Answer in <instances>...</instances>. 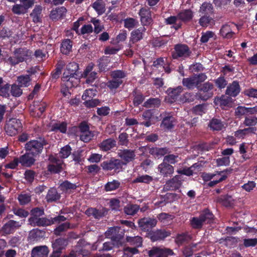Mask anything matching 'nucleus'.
<instances>
[{"label": "nucleus", "instance_id": "864d4df0", "mask_svg": "<svg viewBox=\"0 0 257 257\" xmlns=\"http://www.w3.org/2000/svg\"><path fill=\"white\" fill-rule=\"evenodd\" d=\"M190 221L191 227L195 229H201L204 224L199 216L191 218Z\"/></svg>", "mask_w": 257, "mask_h": 257}, {"label": "nucleus", "instance_id": "9d476101", "mask_svg": "<svg viewBox=\"0 0 257 257\" xmlns=\"http://www.w3.org/2000/svg\"><path fill=\"white\" fill-rule=\"evenodd\" d=\"M157 222L155 218L144 217L138 220V224L141 230L147 234L153 231L152 229L156 226Z\"/></svg>", "mask_w": 257, "mask_h": 257}, {"label": "nucleus", "instance_id": "4d7b16f0", "mask_svg": "<svg viewBox=\"0 0 257 257\" xmlns=\"http://www.w3.org/2000/svg\"><path fill=\"white\" fill-rule=\"evenodd\" d=\"M234 33L232 31L229 26L224 25L222 26L220 30V34L223 38H230L234 35Z\"/></svg>", "mask_w": 257, "mask_h": 257}, {"label": "nucleus", "instance_id": "bf43d9fd", "mask_svg": "<svg viewBox=\"0 0 257 257\" xmlns=\"http://www.w3.org/2000/svg\"><path fill=\"white\" fill-rule=\"evenodd\" d=\"M71 147L69 145H65L60 149L59 157L63 159H66L71 154Z\"/></svg>", "mask_w": 257, "mask_h": 257}, {"label": "nucleus", "instance_id": "a19ab883", "mask_svg": "<svg viewBox=\"0 0 257 257\" xmlns=\"http://www.w3.org/2000/svg\"><path fill=\"white\" fill-rule=\"evenodd\" d=\"M67 130V123L65 121L61 122H56L51 124V132H60L62 134H65Z\"/></svg>", "mask_w": 257, "mask_h": 257}, {"label": "nucleus", "instance_id": "0e129e2a", "mask_svg": "<svg viewBox=\"0 0 257 257\" xmlns=\"http://www.w3.org/2000/svg\"><path fill=\"white\" fill-rule=\"evenodd\" d=\"M124 27L128 30H132L138 24V21L132 18H127L123 20Z\"/></svg>", "mask_w": 257, "mask_h": 257}, {"label": "nucleus", "instance_id": "4c0bfd02", "mask_svg": "<svg viewBox=\"0 0 257 257\" xmlns=\"http://www.w3.org/2000/svg\"><path fill=\"white\" fill-rule=\"evenodd\" d=\"M183 88L181 86H178L177 87L172 88L169 87L167 89L166 92L167 93L169 96L175 101L177 99L178 96L182 92Z\"/></svg>", "mask_w": 257, "mask_h": 257}, {"label": "nucleus", "instance_id": "20e7f679", "mask_svg": "<svg viewBox=\"0 0 257 257\" xmlns=\"http://www.w3.org/2000/svg\"><path fill=\"white\" fill-rule=\"evenodd\" d=\"M213 84L209 81L206 82L197 87L198 97L203 101H206L213 95Z\"/></svg>", "mask_w": 257, "mask_h": 257}, {"label": "nucleus", "instance_id": "0eeeda50", "mask_svg": "<svg viewBox=\"0 0 257 257\" xmlns=\"http://www.w3.org/2000/svg\"><path fill=\"white\" fill-rule=\"evenodd\" d=\"M122 166L123 162L113 157L104 161L100 164V167L104 171L113 170L115 172H119L122 169Z\"/></svg>", "mask_w": 257, "mask_h": 257}, {"label": "nucleus", "instance_id": "c85d7f7f", "mask_svg": "<svg viewBox=\"0 0 257 257\" xmlns=\"http://www.w3.org/2000/svg\"><path fill=\"white\" fill-rule=\"evenodd\" d=\"M67 10L64 7H61L53 9L50 13V18L52 20H58L65 16Z\"/></svg>", "mask_w": 257, "mask_h": 257}, {"label": "nucleus", "instance_id": "ddd939ff", "mask_svg": "<svg viewBox=\"0 0 257 257\" xmlns=\"http://www.w3.org/2000/svg\"><path fill=\"white\" fill-rule=\"evenodd\" d=\"M171 234V231L165 229H157L147 233L148 237L152 241L164 240Z\"/></svg>", "mask_w": 257, "mask_h": 257}, {"label": "nucleus", "instance_id": "dca6fc26", "mask_svg": "<svg viewBox=\"0 0 257 257\" xmlns=\"http://www.w3.org/2000/svg\"><path fill=\"white\" fill-rule=\"evenodd\" d=\"M46 232L44 230L35 228L31 230L28 237V241L31 243H34L45 238Z\"/></svg>", "mask_w": 257, "mask_h": 257}, {"label": "nucleus", "instance_id": "4468645a", "mask_svg": "<svg viewBox=\"0 0 257 257\" xmlns=\"http://www.w3.org/2000/svg\"><path fill=\"white\" fill-rule=\"evenodd\" d=\"M173 254L174 252L171 249L158 247H153L148 251L149 257H168Z\"/></svg>", "mask_w": 257, "mask_h": 257}, {"label": "nucleus", "instance_id": "8fccbe9b", "mask_svg": "<svg viewBox=\"0 0 257 257\" xmlns=\"http://www.w3.org/2000/svg\"><path fill=\"white\" fill-rule=\"evenodd\" d=\"M199 24L202 27H207L209 25L214 24V21L211 16L201 15Z\"/></svg>", "mask_w": 257, "mask_h": 257}, {"label": "nucleus", "instance_id": "e2e57ef3", "mask_svg": "<svg viewBox=\"0 0 257 257\" xmlns=\"http://www.w3.org/2000/svg\"><path fill=\"white\" fill-rule=\"evenodd\" d=\"M189 238V235L187 232L178 234L175 238V242L178 245H181L187 241Z\"/></svg>", "mask_w": 257, "mask_h": 257}, {"label": "nucleus", "instance_id": "39448f33", "mask_svg": "<svg viewBox=\"0 0 257 257\" xmlns=\"http://www.w3.org/2000/svg\"><path fill=\"white\" fill-rule=\"evenodd\" d=\"M124 235V230L119 226L109 227L105 232V236L110 238L112 242H115L116 245L121 244V240Z\"/></svg>", "mask_w": 257, "mask_h": 257}, {"label": "nucleus", "instance_id": "603ef678", "mask_svg": "<svg viewBox=\"0 0 257 257\" xmlns=\"http://www.w3.org/2000/svg\"><path fill=\"white\" fill-rule=\"evenodd\" d=\"M160 104L161 100L159 98H150L144 103L143 106L146 108L158 107Z\"/></svg>", "mask_w": 257, "mask_h": 257}, {"label": "nucleus", "instance_id": "7ed1b4c3", "mask_svg": "<svg viewBox=\"0 0 257 257\" xmlns=\"http://www.w3.org/2000/svg\"><path fill=\"white\" fill-rule=\"evenodd\" d=\"M48 144L43 136H39L36 140H32L25 145L26 152L31 153L34 156H38L43 151L44 147Z\"/></svg>", "mask_w": 257, "mask_h": 257}, {"label": "nucleus", "instance_id": "b1692460", "mask_svg": "<svg viewBox=\"0 0 257 257\" xmlns=\"http://www.w3.org/2000/svg\"><path fill=\"white\" fill-rule=\"evenodd\" d=\"M99 149L103 152H108L116 147V141L112 138L103 140L98 145Z\"/></svg>", "mask_w": 257, "mask_h": 257}, {"label": "nucleus", "instance_id": "1a4fd4ad", "mask_svg": "<svg viewBox=\"0 0 257 257\" xmlns=\"http://www.w3.org/2000/svg\"><path fill=\"white\" fill-rule=\"evenodd\" d=\"M184 181L182 176L175 175L166 182L164 188L167 191H176L180 188Z\"/></svg>", "mask_w": 257, "mask_h": 257}, {"label": "nucleus", "instance_id": "aec40b11", "mask_svg": "<svg viewBox=\"0 0 257 257\" xmlns=\"http://www.w3.org/2000/svg\"><path fill=\"white\" fill-rule=\"evenodd\" d=\"M241 88L239 82L237 80H234L231 83H230L226 89V94L235 97L240 93Z\"/></svg>", "mask_w": 257, "mask_h": 257}, {"label": "nucleus", "instance_id": "c756f323", "mask_svg": "<svg viewBox=\"0 0 257 257\" xmlns=\"http://www.w3.org/2000/svg\"><path fill=\"white\" fill-rule=\"evenodd\" d=\"M42 7L40 5H36L30 14V17L35 23L42 22L43 15L42 14Z\"/></svg>", "mask_w": 257, "mask_h": 257}, {"label": "nucleus", "instance_id": "3c124183", "mask_svg": "<svg viewBox=\"0 0 257 257\" xmlns=\"http://www.w3.org/2000/svg\"><path fill=\"white\" fill-rule=\"evenodd\" d=\"M44 210L39 207H35L31 210V216L28 219L29 223L32 222L31 219L38 218L44 215Z\"/></svg>", "mask_w": 257, "mask_h": 257}, {"label": "nucleus", "instance_id": "c03bdc74", "mask_svg": "<svg viewBox=\"0 0 257 257\" xmlns=\"http://www.w3.org/2000/svg\"><path fill=\"white\" fill-rule=\"evenodd\" d=\"M47 106L45 102H41L40 104L35 108L34 110L31 112V115L36 117H40L45 112Z\"/></svg>", "mask_w": 257, "mask_h": 257}, {"label": "nucleus", "instance_id": "423d86ee", "mask_svg": "<svg viewBox=\"0 0 257 257\" xmlns=\"http://www.w3.org/2000/svg\"><path fill=\"white\" fill-rule=\"evenodd\" d=\"M192 52L188 46L185 44H177L174 46V51L172 52L173 59L181 58L185 59L191 56Z\"/></svg>", "mask_w": 257, "mask_h": 257}, {"label": "nucleus", "instance_id": "de8ad7c7", "mask_svg": "<svg viewBox=\"0 0 257 257\" xmlns=\"http://www.w3.org/2000/svg\"><path fill=\"white\" fill-rule=\"evenodd\" d=\"M181 99L182 101L185 103H191L195 100H200L198 97V93L197 92L195 93L193 92H186L182 95Z\"/></svg>", "mask_w": 257, "mask_h": 257}, {"label": "nucleus", "instance_id": "13d9d810", "mask_svg": "<svg viewBox=\"0 0 257 257\" xmlns=\"http://www.w3.org/2000/svg\"><path fill=\"white\" fill-rule=\"evenodd\" d=\"M64 66V64L62 61H60L56 64L55 69L51 72L53 79H57L59 77Z\"/></svg>", "mask_w": 257, "mask_h": 257}, {"label": "nucleus", "instance_id": "72a5a7b5", "mask_svg": "<svg viewBox=\"0 0 257 257\" xmlns=\"http://www.w3.org/2000/svg\"><path fill=\"white\" fill-rule=\"evenodd\" d=\"M257 131L256 127H249L242 130H238L235 132L234 136L238 139H243L246 136L253 134H255Z\"/></svg>", "mask_w": 257, "mask_h": 257}, {"label": "nucleus", "instance_id": "774afa93", "mask_svg": "<svg viewBox=\"0 0 257 257\" xmlns=\"http://www.w3.org/2000/svg\"><path fill=\"white\" fill-rule=\"evenodd\" d=\"M118 144L127 147L129 144L128 135L126 133H121L118 135Z\"/></svg>", "mask_w": 257, "mask_h": 257}, {"label": "nucleus", "instance_id": "79ce46f5", "mask_svg": "<svg viewBox=\"0 0 257 257\" xmlns=\"http://www.w3.org/2000/svg\"><path fill=\"white\" fill-rule=\"evenodd\" d=\"M92 7L98 15H102L105 11V4L103 0H96L92 5Z\"/></svg>", "mask_w": 257, "mask_h": 257}, {"label": "nucleus", "instance_id": "f704fd0d", "mask_svg": "<svg viewBox=\"0 0 257 257\" xmlns=\"http://www.w3.org/2000/svg\"><path fill=\"white\" fill-rule=\"evenodd\" d=\"M134 97L133 104L135 107H138L145 100V96L140 90L135 89L132 92Z\"/></svg>", "mask_w": 257, "mask_h": 257}, {"label": "nucleus", "instance_id": "680f3d73", "mask_svg": "<svg viewBox=\"0 0 257 257\" xmlns=\"http://www.w3.org/2000/svg\"><path fill=\"white\" fill-rule=\"evenodd\" d=\"M153 179L152 176L148 175L138 176L133 181V183H144L145 184H149L153 181Z\"/></svg>", "mask_w": 257, "mask_h": 257}, {"label": "nucleus", "instance_id": "6e6d98bb", "mask_svg": "<svg viewBox=\"0 0 257 257\" xmlns=\"http://www.w3.org/2000/svg\"><path fill=\"white\" fill-rule=\"evenodd\" d=\"M140 209V206L137 204H127L124 207V212L129 215H134Z\"/></svg>", "mask_w": 257, "mask_h": 257}, {"label": "nucleus", "instance_id": "052dcab7", "mask_svg": "<svg viewBox=\"0 0 257 257\" xmlns=\"http://www.w3.org/2000/svg\"><path fill=\"white\" fill-rule=\"evenodd\" d=\"M243 124L246 126L255 127L257 124V117L255 116H246Z\"/></svg>", "mask_w": 257, "mask_h": 257}, {"label": "nucleus", "instance_id": "e433bc0d", "mask_svg": "<svg viewBox=\"0 0 257 257\" xmlns=\"http://www.w3.org/2000/svg\"><path fill=\"white\" fill-rule=\"evenodd\" d=\"M31 220H32V222L29 224L33 227H45L51 225L50 219L46 217H39Z\"/></svg>", "mask_w": 257, "mask_h": 257}, {"label": "nucleus", "instance_id": "9b49d317", "mask_svg": "<svg viewBox=\"0 0 257 257\" xmlns=\"http://www.w3.org/2000/svg\"><path fill=\"white\" fill-rule=\"evenodd\" d=\"M162 119L160 127L165 131H169L173 129L176 123V119L170 112H164L162 114Z\"/></svg>", "mask_w": 257, "mask_h": 257}, {"label": "nucleus", "instance_id": "cd10ccee", "mask_svg": "<svg viewBox=\"0 0 257 257\" xmlns=\"http://www.w3.org/2000/svg\"><path fill=\"white\" fill-rule=\"evenodd\" d=\"M68 244V239L64 237H59L55 239L52 242V249H56L61 251L65 249Z\"/></svg>", "mask_w": 257, "mask_h": 257}, {"label": "nucleus", "instance_id": "338daca9", "mask_svg": "<svg viewBox=\"0 0 257 257\" xmlns=\"http://www.w3.org/2000/svg\"><path fill=\"white\" fill-rule=\"evenodd\" d=\"M257 245V238H245L243 240L242 244H239L241 248L242 246L244 247H254Z\"/></svg>", "mask_w": 257, "mask_h": 257}, {"label": "nucleus", "instance_id": "412c9836", "mask_svg": "<svg viewBox=\"0 0 257 257\" xmlns=\"http://www.w3.org/2000/svg\"><path fill=\"white\" fill-rule=\"evenodd\" d=\"M49 252V250L47 246H37L32 249L31 257H47Z\"/></svg>", "mask_w": 257, "mask_h": 257}, {"label": "nucleus", "instance_id": "2f4dec72", "mask_svg": "<svg viewBox=\"0 0 257 257\" xmlns=\"http://www.w3.org/2000/svg\"><path fill=\"white\" fill-rule=\"evenodd\" d=\"M178 19L184 23L191 21L193 17V12L190 9L184 10L180 11L178 14Z\"/></svg>", "mask_w": 257, "mask_h": 257}, {"label": "nucleus", "instance_id": "09e8293b", "mask_svg": "<svg viewBox=\"0 0 257 257\" xmlns=\"http://www.w3.org/2000/svg\"><path fill=\"white\" fill-rule=\"evenodd\" d=\"M17 81L19 86L27 87L30 85L31 79L30 75H22L17 77Z\"/></svg>", "mask_w": 257, "mask_h": 257}, {"label": "nucleus", "instance_id": "a18cd8bd", "mask_svg": "<svg viewBox=\"0 0 257 257\" xmlns=\"http://www.w3.org/2000/svg\"><path fill=\"white\" fill-rule=\"evenodd\" d=\"M197 243H191L185 245L182 248V253L185 257H191L195 251Z\"/></svg>", "mask_w": 257, "mask_h": 257}, {"label": "nucleus", "instance_id": "f03ea898", "mask_svg": "<svg viewBox=\"0 0 257 257\" xmlns=\"http://www.w3.org/2000/svg\"><path fill=\"white\" fill-rule=\"evenodd\" d=\"M33 52L25 47H21L15 49L13 52V56L9 57L7 60L9 64L16 66L20 63L27 62L31 58Z\"/></svg>", "mask_w": 257, "mask_h": 257}, {"label": "nucleus", "instance_id": "5fc2aeb1", "mask_svg": "<svg viewBox=\"0 0 257 257\" xmlns=\"http://www.w3.org/2000/svg\"><path fill=\"white\" fill-rule=\"evenodd\" d=\"M232 197L228 194L222 195L218 197L216 201L221 204L222 205L228 207L231 205Z\"/></svg>", "mask_w": 257, "mask_h": 257}, {"label": "nucleus", "instance_id": "49530a36", "mask_svg": "<svg viewBox=\"0 0 257 257\" xmlns=\"http://www.w3.org/2000/svg\"><path fill=\"white\" fill-rule=\"evenodd\" d=\"M120 182L116 180H113L111 181L107 182L104 186V189L106 192H110L118 189L120 186Z\"/></svg>", "mask_w": 257, "mask_h": 257}, {"label": "nucleus", "instance_id": "393cba45", "mask_svg": "<svg viewBox=\"0 0 257 257\" xmlns=\"http://www.w3.org/2000/svg\"><path fill=\"white\" fill-rule=\"evenodd\" d=\"M146 31V29L143 26L133 30L131 33V37L130 41L133 44H135L141 41L143 39L144 34Z\"/></svg>", "mask_w": 257, "mask_h": 257}, {"label": "nucleus", "instance_id": "a878e982", "mask_svg": "<svg viewBox=\"0 0 257 257\" xmlns=\"http://www.w3.org/2000/svg\"><path fill=\"white\" fill-rule=\"evenodd\" d=\"M224 125V122L222 121L220 119L213 117L210 120L208 126L212 131L219 132L225 128Z\"/></svg>", "mask_w": 257, "mask_h": 257}, {"label": "nucleus", "instance_id": "bb28decb", "mask_svg": "<svg viewBox=\"0 0 257 257\" xmlns=\"http://www.w3.org/2000/svg\"><path fill=\"white\" fill-rule=\"evenodd\" d=\"M199 216L204 224H211L214 222L215 219L212 212L208 208L201 211Z\"/></svg>", "mask_w": 257, "mask_h": 257}, {"label": "nucleus", "instance_id": "f8f14e48", "mask_svg": "<svg viewBox=\"0 0 257 257\" xmlns=\"http://www.w3.org/2000/svg\"><path fill=\"white\" fill-rule=\"evenodd\" d=\"M117 156L123 162V166L133 162L136 159L135 151L129 149H119L118 151Z\"/></svg>", "mask_w": 257, "mask_h": 257}, {"label": "nucleus", "instance_id": "4be33fe9", "mask_svg": "<svg viewBox=\"0 0 257 257\" xmlns=\"http://www.w3.org/2000/svg\"><path fill=\"white\" fill-rule=\"evenodd\" d=\"M35 157L36 156H34L31 153L27 152L24 155L21 156L18 158L20 164L23 166L29 167L34 164L36 161Z\"/></svg>", "mask_w": 257, "mask_h": 257}, {"label": "nucleus", "instance_id": "a211bd4d", "mask_svg": "<svg viewBox=\"0 0 257 257\" xmlns=\"http://www.w3.org/2000/svg\"><path fill=\"white\" fill-rule=\"evenodd\" d=\"M107 211L105 208H102L101 209H98L94 207H89L87 208L85 214L88 217L93 216L96 219H100L104 216Z\"/></svg>", "mask_w": 257, "mask_h": 257}, {"label": "nucleus", "instance_id": "6e6552de", "mask_svg": "<svg viewBox=\"0 0 257 257\" xmlns=\"http://www.w3.org/2000/svg\"><path fill=\"white\" fill-rule=\"evenodd\" d=\"M22 124L19 119L13 118L5 126L7 134L10 136H14L22 130Z\"/></svg>", "mask_w": 257, "mask_h": 257}, {"label": "nucleus", "instance_id": "ea45409f", "mask_svg": "<svg viewBox=\"0 0 257 257\" xmlns=\"http://www.w3.org/2000/svg\"><path fill=\"white\" fill-rule=\"evenodd\" d=\"M170 153V150L167 147L165 148H152L149 150V153L157 157L164 156Z\"/></svg>", "mask_w": 257, "mask_h": 257}, {"label": "nucleus", "instance_id": "c9c22d12", "mask_svg": "<svg viewBox=\"0 0 257 257\" xmlns=\"http://www.w3.org/2000/svg\"><path fill=\"white\" fill-rule=\"evenodd\" d=\"M73 42L69 39H64L61 43L60 47L61 52L66 55H68L72 51Z\"/></svg>", "mask_w": 257, "mask_h": 257}, {"label": "nucleus", "instance_id": "f3484780", "mask_svg": "<svg viewBox=\"0 0 257 257\" xmlns=\"http://www.w3.org/2000/svg\"><path fill=\"white\" fill-rule=\"evenodd\" d=\"M21 226L19 221L10 220L2 227V231L7 234L13 233L17 229Z\"/></svg>", "mask_w": 257, "mask_h": 257}, {"label": "nucleus", "instance_id": "7c9ffc66", "mask_svg": "<svg viewBox=\"0 0 257 257\" xmlns=\"http://www.w3.org/2000/svg\"><path fill=\"white\" fill-rule=\"evenodd\" d=\"M182 83L184 87L189 90H193L198 87L196 76L183 78Z\"/></svg>", "mask_w": 257, "mask_h": 257}, {"label": "nucleus", "instance_id": "5701e85b", "mask_svg": "<svg viewBox=\"0 0 257 257\" xmlns=\"http://www.w3.org/2000/svg\"><path fill=\"white\" fill-rule=\"evenodd\" d=\"M78 187L76 184L72 183L68 180L62 181L59 185L58 188L63 193L71 194Z\"/></svg>", "mask_w": 257, "mask_h": 257}, {"label": "nucleus", "instance_id": "473e14b6", "mask_svg": "<svg viewBox=\"0 0 257 257\" xmlns=\"http://www.w3.org/2000/svg\"><path fill=\"white\" fill-rule=\"evenodd\" d=\"M199 12L201 15L212 16L214 13L213 7L211 3L205 2L200 7Z\"/></svg>", "mask_w": 257, "mask_h": 257}, {"label": "nucleus", "instance_id": "2eb2a0df", "mask_svg": "<svg viewBox=\"0 0 257 257\" xmlns=\"http://www.w3.org/2000/svg\"><path fill=\"white\" fill-rule=\"evenodd\" d=\"M141 24L143 27L149 26L153 22L151 11L149 9L142 8L139 12Z\"/></svg>", "mask_w": 257, "mask_h": 257}, {"label": "nucleus", "instance_id": "6ab92c4d", "mask_svg": "<svg viewBox=\"0 0 257 257\" xmlns=\"http://www.w3.org/2000/svg\"><path fill=\"white\" fill-rule=\"evenodd\" d=\"M158 172L164 178L171 177L174 172V168L170 164L162 162L158 167Z\"/></svg>", "mask_w": 257, "mask_h": 257}, {"label": "nucleus", "instance_id": "37998d69", "mask_svg": "<svg viewBox=\"0 0 257 257\" xmlns=\"http://www.w3.org/2000/svg\"><path fill=\"white\" fill-rule=\"evenodd\" d=\"M61 197V195L58 193L56 189L54 188H50L46 195L47 201L48 202H52L59 200Z\"/></svg>", "mask_w": 257, "mask_h": 257}, {"label": "nucleus", "instance_id": "f257e3e1", "mask_svg": "<svg viewBox=\"0 0 257 257\" xmlns=\"http://www.w3.org/2000/svg\"><path fill=\"white\" fill-rule=\"evenodd\" d=\"M78 68V64L74 62H70L66 66V68L63 74L62 81L63 85L68 90L77 86L79 82Z\"/></svg>", "mask_w": 257, "mask_h": 257}, {"label": "nucleus", "instance_id": "58836bf2", "mask_svg": "<svg viewBox=\"0 0 257 257\" xmlns=\"http://www.w3.org/2000/svg\"><path fill=\"white\" fill-rule=\"evenodd\" d=\"M97 62L99 72H106L108 70V66L110 63V60L108 57L102 56Z\"/></svg>", "mask_w": 257, "mask_h": 257}, {"label": "nucleus", "instance_id": "69168bd1", "mask_svg": "<svg viewBox=\"0 0 257 257\" xmlns=\"http://www.w3.org/2000/svg\"><path fill=\"white\" fill-rule=\"evenodd\" d=\"M70 223L66 222L62 223L58 226L54 230V234L57 235H60L61 233L70 228Z\"/></svg>", "mask_w": 257, "mask_h": 257}]
</instances>
